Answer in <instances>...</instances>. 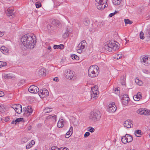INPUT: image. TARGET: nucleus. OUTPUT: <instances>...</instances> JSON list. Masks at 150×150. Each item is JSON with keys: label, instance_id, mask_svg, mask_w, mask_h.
Wrapping results in <instances>:
<instances>
[{"label": "nucleus", "instance_id": "obj_1", "mask_svg": "<svg viewBox=\"0 0 150 150\" xmlns=\"http://www.w3.org/2000/svg\"><path fill=\"white\" fill-rule=\"evenodd\" d=\"M21 41L26 48L32 49L35 45L36 38L32 34H27L23 35L21 38Z\"/></svg>", "mask_w": 150, "mask_h": 150}, {"label": "nucleus", "instance_id": "obj_2", "mask_svg": "<svg viewBox=\"0 0 150 150\" xmlns=\"http://www.w3.org/2000/svg\"><path fill=\"white\" fill-rule=\"evenodd\" d=\"M99 67L96 65L91 66L88 69V76L92 78L97 76L99 74Z\"/></svg>", "mask_w": 150, "mask_h": 150}, {"label": "nucleus", "instance_id": "obj_3", "mask_svg": "<svg viewBox=\"0 0 150 150\" xmlns=\"http://www.w3.org/2000/svg\"><path fill=\"white\" fill-rule=\"evenodd\" d=\"M117 42L115 41H111L108 42L105 45V48L109 52L114 51L118 50L119 48Z\"/></svg>", "mask_w": 150, "mask_h": 150}, {"label": "nucleus", "instance_id": "obj_4", "mask_svg": "<svg viewBox=\"0 0 150 150\" xmlns=\"http://www.w3.org/2000/svg\"><path fill=\"white\" fill-rule=\"evenodd\" d=\"M101 114L98 110H93L90 113L89 118L90 119L94 121L98 120L100 118Z\"/></svg>", "mask_w": 150, "mask_h": 150}, {"label": "nucleus", "instance_id": "obj_5", "mask_svg": "<svg viewBox=\"0 0 150 150\" xmlns=\"http://www.w3.org/2000/svg\"><path fill=\"white\" fill-rule=\"evenodd\" d=\"M96 5L97 8L99 10H102L107 7L108 5L107 4V0H96Z\"/></svg>", "mask_w": 150, "mask_h": 150}, {"label": "nucleus", "instance_id": "obj_6", "mask_svg": "<svg viewBox=\"0 0 150 150\" xmlns=\"http://www.w3.org/2000/svg\"><path fill=\"white\" fill-rule=\"evenodd\" d=\"M65 72L66 78L68 79L74 80L76 78L75 72L71 70L68 69Z\"/></svg>", "mask_w": 150, "mask_h": 150}, {"label": "nucleus", "instance_id": "obj_7", "mask_svg": "<svg viewBox=\"0 0 150 150\" xmlns=\"http://www.w3.org/2000/svg\"><path fill=\"white\" fill-rule=\"evenodd\" d=\"M133 138L132 136L128 134H126L125 136L122 137L121 141L124 144H126L132 141Z\"/></svg>", "mask_w": 150, "mask_h": 150}, {"label": "nucleus", "instance_id": "obj_8", "mask_svg": "<svg viewBox=\"0 0 150 150\" xmlns=\"http://www.w3.org/2000/svg\"><path fill=\"white\" fill-rule=\"evenodd\" d=\"M13 11L14 9L12 7L6 8L5 9L6 13L10 18H12L14 16V13H13Z\"/></svg>", "mask_w": 150, "mask_h": 150}, {"label": "nucleus", "instance_id": "obj_9", "mask_svg": "<svg viewBox=\"0 0 150 150\" xmlns=\"http://www.w3.org/2000/svg\"><path fill=\"white\" fill-rule=\"evenodd\" d=\"M11 108L14 109L16 112L18 114H20L22 112V106L20 104H16L13 105Z\"/></svg>", "mask_w": 150, "mask_h": 150}, {"label": "nucleus", "instance_id": "obj_10", "mask_svg": "<svg viewBox=\"0 0 150 150\" xmlns=\"http://www.w3.org/2000/svg\"><path fill=\"white\" fill-rule=\"evenodd\" d=\"M38 93L39 95L42 98H44L46 96H48L49 94L48 91L45 88L40 90Z\"/></svg>", "mask_w": 150, "mask_h": 150}, {"label": "nucleus", "instance_id": "obj_11", "mask_svg": "<svg viewBox=\"0 0 150 150\" xmlns=\"http://www.w3.org/2000/svg\"><path fill=\"white\" fill-rule=\"evenodd\" d=\"M137 113L140 115H150V111L148 110H145L144 108H140L137 111Z\"/></svg>", "mask_w": 150, "mask_h": 150}, {"label": "nucleus", "instance_id": "obj_12", "mask_svg": "<svg viewBox=\"0 0 150 150\" xmlns=\"http://www.w3.org/2000/svg\"><path fill=\"white\" fill-rule=\"evenodd\" d=\"M108 111L110 113L115 112L117 109V107L114 102L108 105Z\"/></svg>", "mask_w": 150, "mask_h": 150}, {"label": "nucleus", "instance_id": "obj_13", "mask_svg": "<svg viewBox=\"0 0 150 150\" xmlns=\"http://www.w3.org/2000/svg\"><path fill=\"white\" fill-rule=\"evenodd\" d=\"M29 92L32 93H37L39 92V90L38 87L34 85L31 86L28 88Z\"/></svg>", "mask_w": 150, "mask_h": 150}, {"label": "nucleus", "instance_id": "obj_14", "mask_svg": "<svg viewBox=\"0 0 150 150\" xmlns=\"http://www.w3.org/2000/svg\"><path fill=\"white\" fill-rule=\"evenodd\" d=\"M148 57L146 55H143L141 57V62L144 65H148L149 64V62L148 61Z\"/></svg>", "mask_w": 150, "mask_h": 150}, {"label": "nucleus", "instance_id": "obj_15", "mask_svg": "<svg viewBox=\"0 0 150 150\" xmlns=\"http://www.w3.org/2000/svg\"><path fill=\"white\" fill-rule=\"evenodd\" d=\"M127 95H124L122 99V103L123 104L126 105L128 103L129 100V98Z\"/></svg>", "mask_w": 150, "mask_h": 150}, {"label": "nucleus", "instance_id": "obj_16", "mask_svg": "<svg viewBox=\"0 0 150 150\" xmlns=\"http://www.w3.org/2000/svg\"><path fill=\"white\" fill-rule=\"evenodd\" d=\"M124 125L125 127L130 128L133 127V125L130 120H127L124 122Z\"/></svg>", "mask_w": 150, "mask_h": 150}, {"label": "nucleus", "instance_id": "obj_17", "mask_svg": "<svg viewBox=\"0 0 150 150\" xmlns=\"http://www.w3.org/2000/svg\"><path fill=\"white\" fill-rule=\"evenodd\" d=\"M64 120L63 119L60 118L57 123V126L59 128L62 127L64 125Z\"/></svg>", "mask_w": 150, "mask_h": 150}, {"label": "nucleus", "instance_id": "obj_18", "mask_svg": "<svg viewBox=\"0 0 150 150\" xmlns=\"http://www.w3.org/2000/svg\"><path fill=\"white\" fill-rule=\"evenodd\" d=\"M87 43L85 40H83L79 44L78 47L83 49L86 45Z\"/></svg>", "mask_w": 150, "mask_h": 150}, {"label": "nucleus", "instance_id": "obj_19", "mask_svg": "<svg viewBox=\"0 0 150 150\" xmlns=\"http://www.w3.org/2000/svg\"><path fill=\"white\" fill-rule=\"evenodd\" d=\"M141 94V93H138L137 95L134 96H133V98L134 100L136 101L139 100L140 98L142 97Z\"/></svg>", "mask_w": 150, "mask_h": 150}, {"label": "nucleus", "instance_id": "obj_20", "mask_svg": "<svg viewBox=\"0 0 150 150\" xmlns=\"http://www.w3.org/2000/svg\"><path fill=\"white\" fill-rule=\"evenodd\" d=\"M73 128L72 126L70 127L69 131L67 132L65 137L66 138H68L71 135L73 132Z\"/></svg>", "mask_w": 150, "mask_h": 150}, {"label": "nucleus", "instance_id": "obj_21", "mask_svg": "<svg viewBox=\"0 0 150 150\" xmlns=\"http://www.w3.org/2000/svg\"><path fill=\"white\" fill-rule=\"evenodd\" d=\"M57 115L53 114L52 115H50L47 117H46V119L47 120H51L52 121L55 120V121L56 120L57 118Z\"/></svg>", "mask_w": 150, "mask_h": 150}, {"label": "nucleus", "instance_id": "obj_22", "mask_svg": "<svg viewBox=\"0 0 150 150\" xmlns=\"http://www.w3.org/2000/svg\"><path fill=\"white\" fill-rule=\"evenodd\" d=\"M51 23L52 26H51L50 28L52 27L53 25L58 27L60 25V23L58 21L55 20L52 21Z\"/></svg>", "mask_w": 150, "mask_h": 150}, {"label": "nucleus", "instance_id": "obj_23", "mask_svg": "<svg viewBox=\"0 0 150 150\" xmlns=\"http://www.w3.org/2000/svg\"><path fill=\"white\" fill-rule=\"evenodd\" d=\"M1 50L2 52L4 54L7 53L8 51V49L5 47H1Z\"/></svg>", "mask_w": 150, "mask_h": 150}, {"label": "nucleus", "instance_id": "obj_24", "mask_svg": "<svg viewBox=\"0 0 150 150\" xmlns=\"http://www.w3.org/2000/svg\"><path fill=\"white\" fill-rule=\"evenodd\" d=\"M46 70L45 68H41L39 70V74L43 76H45L46 75Z\"/></svg>", "mask_w": 150, "mask_h": 150}, {"label": "nucleus", "instance_id": "obj_25", "mask_svg": "<svg viewBox=\"0 0 150 150\" xmlns=\"http://www.w3.org/2000/svg\"><path fill=\"white\" fill-rule=\"evenodd\" d=\"M3 76L5 79H10L13 77L14 76L11 74H4Z\"/></svg>", "mask_w": 150, "mask_h": 150}, {"label": "nucleus", "instance_id": "obj_26", "mask_svg": "<svg viewBox=\"0 0 150 150\" xmlns=\"http://www.w3.org/2000/svg\"><path fill=\"white\" fill-rule=\"evenodd\" d=\"M53 47L55 49L58 48L60 49H64V46L62 44H60L59 45H54V46Z\"/></svg>", "mask_w": 150, "mask_h": 150}, {"label": "nucleus", "instance_id": "obj_27", "mask_svg": "<svg viewBox=\"0 0 150 150\" xmlns=\"http://www.w3.org/2000/svg\"><path fill=\"white\" fill-rule=\"evenodd\" d=\"M142 132L140 130H137L135 132L134 134L135 136L137 137H141Z\"/></svg>", "mask_w": 150, "mask_h": 150}, {"label": "nucleus", "instance_id": "obj_28", "mask_svg": "<svg viewBox=\"0 0 150 150\" xmlns=\"http://www.w3.org/2000/svg\"><path fill=\"white\" fill-rule=\"evenodd\" d=\"M122 0H113L112 3L115 5H118L120 4Z\"/></svg>", "mask_w": 150, "mask_h": 150}, {"label": "nucleus", "instance_id": "obj_29", "mask_svg": "<svg viewBox=\"0 0 150 150\" xmlns=\"http://www.w3.org/2000/svg\"><path fill=\"white\" fill-rule=\"evenodd\" d=\"M93 87L91 88L92 91H91V93L94 94L95 95L97 96L99 94V92L97 91L93 90Z\"/></svg>", "mask_w": 150, "mask_h": 150}, {"label": "nucleus", "instance_id": "obj_30", "mask_svg": "<svg viewBox=\"0 0 150 150\" xmlns=\"http://www.w3.org/2000/svg\"><path fill=\"white\" fill-rule=\"evenodd\" d=\"M52 109L51 108L46 107L44 110V112L45 113H49L52 111Z\"/></svg>", "mask_w": 150, "mask_h": 150}, {"label": "nucleus", "instance_id": "obj_31", "mask_svg": "<svg viewBox=\"0 0 150 150\" xmlns=\"http://www.w3.org/2000/svg\"><path fill=\"white\" fill-rule=\"evenodd\" d=\"M26 111L27 112L30 114L32 112L33 110L30 106H28L26 109Z\"/></svg>", "mask_w": 150, "mask_h": 150}, {"label": "nucleus", "instance_id": "obj_32", "mask_svg": "<svg viewBox=\"0 0 150 150\" xmlns=\"http://www.w3.org/2000/svg\"><path fill=\"white\" fill-rule=\"evenodd\" d=\"M71 58L74 59L78 60L79 58V57L76 55L75 54H73L71 55Z\"/></svg>", "mask_w": 150, "mask_h": 150}, {"label": "nucleus", "instance_id": "obj_33", "mask_svg": "<svg viewBox=\"0 0 150 150\" xmlns=\"http://www.w3.org/2000/svg\"><path fill=\"white\" fill-rule=\"evenodd\" d=\"M122 57V54H120L115 55L114 57L115 59H118Z\"/></svg>", "mask_w": 150, "mask_h": 150}, {"label": "nucleus", "instance_id": "obj_34", "mask_svg": "<svg viewBox=\"0 0 150 150\" xmlns=\"http://www.w3.org/2000/svg\"><path fill=\"white\" fill-rule=\"evenodd\" d=\"M69 33L70 32L68 30V29H67L66 30L65 32L64 33V34L63 35L64 37V38H67L69 35Z\"/></svg>", "mask_w": 150, "mask_h": 150}, {"label": "nucleus", "instance_id": "obj_35", "mask_svg": "<svg viewBox=\"0 0 150 150\" xmlns=\"http://www.w3.org/2000/svg\"><path fill=\"white\" fill-rule=\"evenodd\" d=\"M124 21L125 24H131L132 23V22L130 21L128 19H124Z\"/></svg>", "mask_w": 150, "mask_h": 150}, {"label": "nucleus", "instance_id": "obj_36", "mask_svg": "<svg viewBox=\"0 0 150 150\" xmlns=\"http://www.w3.org/2000/svg\"><path fill=\"white\" fill-rule=\"evenodd\" d=\"M23 120V118H19L16 119L15 120V125L16 124L17 122L22 121Z\"/></svg>", "mask_w": 150, "mask_h": 150}, {"label": "nucleus", "instance_id": "obj_37", "mask_svg": "<svg viewBox=\"0 0 150 150\" xmlns=\"http://www.w3.org/2000/svg\"><path fill=\"white\" fill-rule=\"evenodd\" d=\"M54 3L55 5H56L57 6H59L60 4V3L59 2V0H54Z\"/></svg>", "mask_w": 150, "mask_h": 150}, {"label": "nucleus", "instance_id": "obj_38", "mask_svg": "<svg viewBox=\"0 0 150 150\" xmlns=\"http://www.w3.org/2000/svg\"><path fill=\"white\" fill-rule=\"evenodd\" d=\"M6 65V63L0 61V68L5 66Z\"/></svg>", "mask_w": 150, "mask_h": 150}, {"label": "nucleus", "instance_id": "obj_39", "mask_svg": "<svg viewBox=\"0 0 150 150\" xmlns=\"http://www.w3.org/2000/svg\"><path fill=\"white\" fill-rule=\"evenodd\" d=\"M88 130L91 132H94L95 131V129L94 128L91 127H88Z\"/></svg>", "mask_w": 150, "mask_h": 150}, {"label": "nucleus", "instance_id": "obj_40", "mask_svg": "<svg viewBox=\"0 0 150 150\" xmlns=\"http://www.w3.org/2000/svg\"><path fill=\"white\" fill-rule=\"evenodd\" d=\"M140 38L141 39H144V34L143 32L141 31L140 33Z\"/></svg>", "mask_w": 150, "mask_h": 150}, {"label": "nucleus", "instance_id": "obj_41", "mask_svg": "<svg viewBox=\"0 0 150 150\" xmlns=\"http://www.w3.org/2000/svg\"><path fill=\"white\" fill-rule=\"evenodd\" d=\"M83 23L86 25H88L89 24V21L88 20L85 19L83 21Z\"/></svg>", "mask_w": 150, "mask_h": 150}, {"label": "nucleus", "instance_id": "obj_42", "mask_svg": "<svg viewBox=\"0 0 150 150\" xmlns=\"http://www.w3.org/2000/svg\"><path fill=\"white\" fill-rule=\"evenodd\" d=\"M36 7L37 8H40L41 6V4L40 3L38 2V1L36 2L35 3Z\"/></svg>", "mask_w": 150, "mask_h": 150}, {"label": "nucleus", "instance_id": "obj_43", "mask_svg": "<svg viewBox=\"0 0 150 150\" xmlns=\"http://www.w3.org/2000/svg\"><path fill=\"white\" fill-rule=\"evenodd\" d=\"M28 141V139L25 137H24L21 140V142L22 143H24L27 142Z\"/></svg>", "mask_w": 150, "mask_h": 150}, {"label": "nucleus", "instance_id": "obj_44", "mask_svg": "<svg viewBox=\"0 0 150 150\" xmlns=\"http://www.w3.org/2000/svg\"><path fill=\"white\" fill-rule=\"evenodd\" d=\"M146 33L147 36L149 37V39L150 40V30H147Z\"/></svg>", "mask_w": 150, "mask_h": 150}, {"label": "nucleus", "instance_id": "obj_45", "mask_svg": "<svg viewBox=\"0 0 150 150\" xmlns=\"http://www.w3.org/2000/svg\"><path fill=\"white\" fill-rule=\"evenodd\" d=\"M91 98L93 99H95L98 97V96H97L94 95V94L91 93Z\"/></svg>", "mask_w": 150, "mask_h": 150}, {"label": "nucleus", "instance_id": "obj_46", "mask_svg": "<svg viewBox=\"0 0 150 150\" xmlns=\"http://www.w3.org/2000/svg\"><path fill=\"white\" fill-rule=\"evenodd\" d=\"M126 77V75L124 74L120 78L121 80L122 81H125Z\"/></svg>", "mask_w": 150, "mask_h": 150}, {"label": "nucleus", "instance_id": "obj_47", "mask_svg": "<svg viewBox=\"0 0 150 150\" xmlns=\"http://www.w3.org/2000/svg\"><path fill=\"white\" fill-rule=\"evenodd\" d=\"M58 150H69V149L67 147H62L59 149H58Z\"/></svg>", "mask_w": 150, "mask_h": 150}, {"label": "nucleus", "instance_id": "obj_48", "mask_svg": "<svg viewBox=\"0 0 150 150\" xmlns=\"http://www.w3.org/2000/svg\"><path fill=\"white\" fill-rule=\"evenodd\" d=\"M90 135V133L88 132H86L84 135V137L86 138L89 136Z\"/></svg>", "mask_w": 150, "mask_h": 150}, {"label": "nucleus", "instance_id": "obj_49", "mask_svg": "<svg viewBox=\"0 0 150 150\" xmlns=\"http://www.w3.org/2000/svg\"><path fill=\"white\" fill-rule=\"evenodd\" d=\"M117 13V12L116 11H115L114 12L110 13L109 14V16L110 17H112L113 16H114L116 13Z\"/></svg>", "mask_w": 150, "mask_h": 150}, {"label": "nucleus", "instance_id": "obj_50", "mask_svg": "<svg viewBox=\"0 0 150 150\" xmlns=\"http://www.w3.org/2000/svg\"><path fill=\"white\" fill-rule=\"evenodd\" d=\"M32 146V145L30 143L28 145H26V148L27 149H29L31 148Z\"/></svg>", "mask_w": 150, "mask_h": 150}, {"label": "nucleus", "instance_id": "obj_51", "mask_svg": "<svg viewBox=\"0 0 150 150\" xmlns=\"http://www.w3.org/2000/svg\"><path fill=\"white\" fill-rule=\"evenodd\" d=\"M83 49H81L80 48H78V49L77 50V52L79 53H81L82 52V50H83Z\"/></svg>", "mask_w": 150, "mask_h": 150}, {"label": "nucleus", "instance_id": "obj_52", "mask_svg": "<svg viewBox=\"0 0 150 150\" xmlns=\"http://www.w3.org/2000/svg\"><path fill=\"white\" fill-rule=\"evenodd\" d=\"M53 80L54 81H56L57 82H58L59 80L58 78L57 77H56L53 78Z\"/></svg>", "mask_w": 150, "mask_h": 150}, {"label": "nucleus", "instance_id": "obj_53", "mask_svg": "<svg viewBox=\"0 0 150 150\" xmlns=\"http://www.w3.org/2000/svg\"><path fill=\"white\" fill-rule=\"evenodd\" d=\"M49 150H58V149L56 148L55 147L53 146L51 149H50Z\"/></svg>", "mask_w": 150, "mask_h": 150}, {"label": "nucleus", "instance_id": "obj_54", "mask_svg": "<svg viewBox=\"0 0 150 150\" xmlns=\"http://www.w3.org/2000/svg\"><path fill=\"white\" fill-rule=\"evenodd\" d=\"M4 95V93L3 92L0 91V97L3 96Z\"/></svg>", "mask_w": 150, "mask_h": 150}, {"label": "nucleus", "instance_id": "obj_55", "mask_svg": "<svg viewBox=\"0 0 150 150\" xmlns=\"http://www.w3.org/2000/svg\"><path fill=\"white\" fill-rule=\"evenodd\" d=\"M93 87V90H96V91H97V90L98 88V87L97 86H95Z\"/></svg>", "mask_w": 150, "mask_h": 150}, {"label": "nucleus", "instance_id": "obj_56", "mask_svg": "<svg viewBox=\"0 0 150 150\" xmlns=\"http://www.w3.org/2000/svg\"><path fill=\"white\" fill-rule=\"evenodd\" d=\"M3 106H0V112H2L3 111Z\"/></svg>", "mask_w": 150, "mask_h": 150}, {"label": "nucleus", "instance_id": "obj_57", "mask_svg": "<svg viewBox=\"0 0 150 150\" xmlns=\"http://www.w3.org/2000/svg\"><path fill=\"white\" fill-rule=\"evenodd\" d=\"M9 120V118L8 117H6L5 119V122H7Z\"/></svg>", "mask_w": 150, "mask_h": 150}, {"label": "nucleus", "instance_id": "obj_58", "mask_svg": "<svg viewBox=\"0 0 150 150\" xmlns=\"http://www.w3.org/2000/svg\"><path fill=\"white\" fill-rule=\"evenodd\" d=\"M30 143L33 145L35 144V142L34 140H32Z\"/></svg>", "mask_w": 150, "mask_h": 150}, {"label": "nucleus", "instance_id": "obj_59", "mask_svg": "<svg viewBox=\"0 0 150 150\" xmlns=\"http://www.w3.org/2000/svg\"><path fill=\"white\" fill-rule=\"evenodd\" d=\"M139 79H135V82L138 84V83H139Z\"/></svg>", "mask_w": 150, "mask_h": 150}, {"label": "nucleus", "instance_id": "obj_60", "mask_svg": "<svg viewBox=\"0 0 150 150\" xmlns=\"http://www.w3.org/2000/svg\"><path fill=\"white\" fill-rule=\"evenodd\" d=\"M125 81H122L121 82V84L122 85H125Z\"/></svg>", "mask_w": 150, "mask_h": 150}, {"label": "nucleus", "instance_id": "obj_61", "mask_svg": "<svg viewBox=\"0 0 150 150\" xmlns=\"http://www.w3.org/2000/svg\"><path fill=\"white\" fill-rule=\"evenodd\" d=\"M142 84V82L141 81H140L137 84L139 85H141Z\"/></svg>", "mask_w": 150, "mask_h": 150}, {"label": "nucleus", "instance_id": "obj_62", "mask_svg": "<svg viewBox=\"0 0 150 150\" xmlns=\"http://www.w3.org/2000/svg\"><path fill=\"white\" fill-rule=\"evenodd\" d=\"M4 35V33L0 31V37Z\"/></svg>", "mask_w": 150, "mask_h": 150}, {"label": "nucleus", "instance_id": "obj_63", "mask_svg": "<svg viewBox=\"0 0 150 150\" xmlns=\"http://www.w3.org/2000/svg\"><path fill=\"white\" fill-rule=\"evenodd\" d=\"M47 49H48L49 50H51V47L50 46H49L48 47Z\"/></svg>", "mask_w": 150, "mask_h": 150}, {"label": "nucleus", "instance_id": "obj_64", "mask_svg": "<svg viewBox=\"0 0 150 150\" xmlns=\"http://www.w3.org/2000/svg\"><path fill=\"white\" fill-rule=\"evenodd\" d=\"M15 124V120H13L11 122V124Z\"/></svg>", "mask_w": 150, "mask_h": 150}]
</instances>
